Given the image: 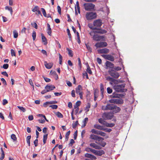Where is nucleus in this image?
I'll return each mask as SVG.
<instances>
[{
    "label": "nucleus",
    "mask_w": 160,
    "mask_h": 160,
    "mask_svg": "<svg viewBox=\"0 0 160 160\" xmlns=\"http://www.w3.org/2000/svg\"><path fill=\"white\" fill-rule=\"evenodd\" d=\"M125 84H122L120 85H115L113 87L114 89L118 92H126L127 90L124 88Z\"/></svg>",
    "instance_id": "1"
},
{
    "label": "nucleus",
    "mask_w": 160,
    "mask_h": 160,
    "mask_svg": "<svg viewBox=\"0 0 160 160\" xmlns=\"http://www.w3.org/2000/svg\"><path fill=\"white\" fill-rule=\"evenodd\" d=\"M98 33L96 31H91L89 33L90 35L92 37V38L94 41H100V35L97 34Z\"/></svg>",
    "instance_id": "2"
},
{
    "label": "nucleus",
    "mask_w": 160,
    "mask_h": 160,
    "mask_svg": "<svg viewBox=\"0 0 160 160\" xmlns=\"http://www.w3.org/2000/svg\"><path fill=\"white\" fill-rule=\"evenodd\" d=\"M108 72L109 74L114 78L117 79L119 76V73L113 69H109Z\"/></svg>",
    "instance_id": "3"
},
{
    "label": "nucleus",
    "mask_w": 160,
    "mask_h": 160,
    "mask_svg": "<svg viewBox=\"0 0 160 160\" xmlns=\"http://www.w3.org/2000/svg\"><path fill=\"white\" fill-rule=\"evenodd\" d=\"M97 17L96 12H89L87 13L86 18L87 20H91Z\"/></svg>",
    "instance_id": "4"
},
{
    "label": "nucleus",
    "mask_w": 160,
    "mask_h": 160,
    "mask_svg": "<svg viewBox=\"0 0 160 160\" xmlns=\"http://www.w3.org/2000/svg\"><path fill=\"white\" fill-rule=\"evenodd\" d=\"M83 6L86 10L91 11L94 9L95 5L91 3H85L83 4Z\"/></svg>",
    "instance_id": "5"
},
{
    "label": "nucleus",
    "mask_w": 160,
    "mask_h": 160,
    "mask_svg": "<svg viewBox=\"0 0 160 160\" xmlns=\"http://www.w3.org/2000/svg\"><path fill=\"white\" fill-rule=\"evenodd\" d=\"M102 23L101 20L98 19L94 21L93 22V24L94 27L92 28L93 30H97V28L96 27H100L102 25Z\"/></svg>",
    "instance_id": "6"
},
{
    "label": "nucleus",
    "mask_w": 160,
    "mask_h": 160,
    "mask_svg": "<svg viewBox=\"0 0 160 160\" xmlns=\"http://www.w3.org/2000/svg\"><path fill=\"white\" fill-rule=\"evenodd\" d=\"M113 115L111 112H105L102 115V117L105 120L111 119Z\"/></svg>",
    "instance_id": "7"
},
{
    "label": "nucleus",
    "mask_w": 160,
    "mask_h": 160,
    "mask_svg": "<svg viewBox=\"0 0 160 160\" xmlns=\"http://www.w3.org/2000/svg\"><path fill=\"white\" fill-rule=\"evenodd\" d=\"M114 105L112 104H108L106 106H103L102 107V109L104 110H112L114 108Z\"/></svg>",
    "instance_id": "8"
},
{
    "label": "nucleus",
    "mask_w": 160,
    "mask_h": 160,
    "mask_svg": "<svg viewBox=\"0 0 160 160\" xmlns=\"http://www.w3.org/2000/svg\"><path fill=\"white\" fill-rule=\"evenodd\" d=\"M107 45V43L104 42H97L95 44V46L98 48L106 47Z\"/></svg>",
    "instance_id": "9"
},
{
    "label": "nucleus",
    "mask_w": 160,
    "mask_h": 160,
    "mask_svg": "<svg viewBox=\"0 0 160 160\" xmlns=\"http://www.w3.org/2000/svg\"><path fill=\"white\" fill-rule=\"evenodd\" d=\"M102 56L105 59L111 61H113L114 60V58L112 55L109 54H103Z\"/></svg>",
    "instance_id": "10"
},
{
    "label": "nucleus",
    "mask_w": 160,
    "mask_h": 160,
    "mask_svg": "<svg viewBox=\"0 0 160 160\" xmlns=\"http://www.w3.org/2000/svg\"><path fill=\"white\" fill-rule=\"evenodd\" d=\"M89 138L91 139L94 140H97L98 139L99 141L100 140H103L104 139L98 136L94 135V134H91L90 135Z\"/></svg>",
    "instance_id": "11"
},
{
    "label": "nucleus",
    "mask_w": 160,
    "mask_h": 160,
    "mask_svg": "<svg viewBox=\"0 0 160 160\" xmlns=\"http://www.w3.org/2000/svg\"><path fill=\"white\" fill-rule=\"evenodd\" d=\"M98 51L99 53H105L107 54L109 52V50L108 49L104 48L102 49H99L98 50Z\"/></svg>",
    "instance_id": "12"
},
{
    "label": "nucleus",
    "mask_w": 160,
    "mask_h": 160,
    "mask_svg": "<svg viewBox=\"0 0 160 160\" xmlns=\"http://www.w3.org/2000/svg\"><path fill=\"white\" fill-rule=\"evenodd\" d=\"M111 103H114L117 104H122L123 103V100L120 99H114L110 100Z\"/></svg>",
    "instance_id": "13"
},
{
    "label": "nucleus",
    "mask_w": 160,
    "mask_h": 160,
    "mask_svg": "<svg viewBox=\"0 0 160 160\" xmlns=\"http://www.w3.org/2000/svg\"><path fill=\"white\" fill-rule=\"evenodd\" d=\"M106 68H113L114 65L109 61H107L105 63Z\"/></svg>",
    "instance_id": "14"
},
{
    "label": "nucleus",
    "mask_w": 160,
    "mask_h": 160,
    "mask_svg": "<svg viewBox=\"0 0 160 160\" xmlns=\"http://www.w3.org/2000/svg\"><path fill=\"white\" fill-rule=\"evenodd\" d=\"M55 88V87L53 85H47L45 88V89L47 90L48 92L50 91Z\"/></svg>",
    "instance_id": "15"
},
{
    "label": "nucleus",
    "mask_w": 160,
    "mask_h": 160,
    "mask_svg": "<svg viewBox=\"0 0 160 160\" xmlns=\"http://www.w3.org/2000/svg\"><path fill=\"white\" fill-rule=\"evenodd\" d=\"M124 95L123 94H118L116 93H113L112 95V97L113 98H120L124 97Z\"/></svg>",
    "instance_id": "16"
},
{
    "label": "nucleus",
    "mask_w": 160,
    "mask_h": 160,
    "mask_svg": "<svg viewBox=\"0 0 160 160\" xmlns=\"http://www.w3.org/2000/svg\"><path fill=\"white\" fill-rule=\"evenodd\" d=\"M104 153V151L102 150H101L99 151L95 150L94 154L97 156H101Z\"/></svg>",
    "instance_id": "17"
},
{
    "label": "nucleus",
    "mask_w": 160,
    "mask_h": 160,
    "mask_svg": "<svg viewBox=\"0 0 160 160\" xmlns=\"http://www.w3.org/2000/svg\"><path fill=\"white\" fill-rule=\"evenodd\" d=\"M89 145L91 147H92L96 149H99L101 148V147L100 146L94 143H91Z\"/></svg>",
    "instance_id": "18"
},
{
    "label": "nucleus",
    "mask_w": 160,
    "mask_h": 160,
    "mask_svg": "<svg viewBox=\"0 0 160 160\" xmlns=\"http://www.w3.org/2000/svg\"><path fill=\"white\" fill-rule=\"evenodd\" d=\"M44 64L45 67L48 69L51 68L53 65V64L52 63H48L46 61L44 62Z\"/></svg>",
    "instance_id": "19"
},
{
    "label": "nucleus",
    "mask_w": 160,
    "mask_h": 160,
    "mask_svg": "<svg viewBox=\"0 0 160 160\" xmlns=\"http://www.w3.org/2000/svg\"><path fill=\"white\" fill-rule=\"evenodd\" d=\"M114 107H115L113 108V109L112 110L113 113H117L120 111L121 109L120 108L117 107L115 105H114Z\"/></svg>",
    "instance_id": "20"
},
{
    "label": "nucleus",
    "mask_w": 160,
    "mask_h": 160,
    "mask_svg": "<svg viewBox=\"0 0 160 160\" xmlns=\"http://www.w3.org/2000/svg\"><path fill=\"white\" fill-rule=\"evenodd\" d=\"M82 86L80 85H79L76 89V93L77 94H79V93L82 92L81 91H82Z\"/></svg>",
    "instance_id": "21"
},
{
    "label": "nucleus",
    "mask_w": 160,
    "mask_h": 160,
    "mask_svg": "<svg viewBox=\"0 0 160 160\" xmlns=\"http://www.w3.org/2000/svg\"><path fill=\"white\" fill-rule=\"evenodd\" d=\"M100 89L102 97L103 98L104 91V86L103 85L102 83L100 84Z\"/></svg>",
    "instance_id": "22"
},
{
    "label": "nucleus",
    "mask_w": 160,
    "mask_h": 160,
    "mask_svg": "<svg viewBox=\"0 0 160 160\" xmlns=\"http://www.w3.org/2000/svg\"><path fill=\"white\" fill-rule=\"evenodd\" d=\"M77 7H75V14L77 15H78V13L77 12V10L78 12L80 13V8L78 2H77L76 3Z\"/></svg>",
    "instance_id": "23"
},
{
    "label": "nucleus",
    "mask_w": 160,
    "mask_h": 160,
    "mask_svg": "<svg viewBox=\"0 0 160 160\" xmlns=\"http://www.w3.org/2000/svg\"><path fill=\"white\" fill-rule=\"evenodd\" d=\"M47 27L48 28L47 30V32L49 35L51 36L52 33L51 29L50 27V25L48 23L47 24Z\"/></svg>",
    "instance_id": "24"
},
{
    "label": "nucleus",
    "mask_w": 160,
    "mask_h": 160,
    "mask_svg": "<svg viewBox=\"0 0 160 160\" xmlns=\"http://www.w3.org/2000/svg\"><path fill=\"white\" fill-rule=\"evenodd\" d=\"M41 36L42 42H44V44L45 45H46L47 44V42L46 38L43 34H41Z\"/></svg>",
    "instance_id": "25"
},
{
    "label": "nucleus",
    "mask_w": 160,
    "mask_h": 160,
    "mask_svg": "<svg viewBox=\"0 0 160 160\" xmlns=\"http://www.w3.org/2000/svg\"><path fill=\"white\" fill-rule=\"evenodd\" d=\"M94 128L100 130H103V127L100 125L95 124L94 125Z\"/></svg>",
    "instance_id": "26"
},
{
    "label": "nucleus",
    "mask_w": 160,
    "mask_h": 160,
    "mask_svg": "<svg viewBox=\"0 0 160 160\" xmlns=\"http://www.w3.org/2000/svg\"><path fill=\"white\" fill-rule=\"evenodd\" d=\"M115 125V124L113 123H108L106 122L104 125V126L108 127H112Z\"/></svg>",
    "instance_id": "27"
},
{
    "label": "nucleus",
    "mask_w": 160,
    "mask_h": 160,
    "mask_svg": "<svg viewBox=\"0 0 160 160\" xmlns=\"http://www.w3.org/2000/svg\"><path fill=\"white\" fill-rule=\"evenodd\" d=\"M88 121V118H84L82 121L83 124L82 126V128H84L86 125L87 122Z\"/></svg>",
    "instance_id": "28"
},
{
    "label": "nucleus",
    "mask_w": 160,
    "mask_h": 160,
    "mask_svg": "<svg viewBox=\"0 0 160 160\" xmlns=\"http://www.w3.org/2000/svg\"><path fill=\"white\" fill-rule=\"evenodd\" d=\"M106 79L108 81L111 82H114L115 80L113 78L110 77V76H106L105 77Z\"/></svg>",
    "instance_id": "29"
},
{
    "label": "nucleus",
    "mask_w": 160,
    "mask_h": 160,
    "mask_svg": "<svg viewBox=\"0 0 160 160\" xmlns=\"http://www.w3.org/2000/svg\"><path fill=\"white\" fill-rule=\"evenodd\" d=\"M98 33H99L101 34H103L106 33L107 32V31L106 30L102 29H99V30L97 31Z\"/></svg>",
    "instance_id": "30"
},
{
    "label": "nucleus",
    "mask_w": 160,
    "mask_h": 160,
    "mask_svg": "<svg viewBox=\"0 0 160 160\" xmlns=\"http://www.w3.org/2000/svg\"><path fill=\"white\" fill-rule=\"evenodd\" d=\"M85 150L88 152H91L93 153H94V152H95V150L89 148H87L85 149Z\"/></svg>",
    "instance_id": "31"
},
{
    "label": "nucleus",
    "mask_w": 160,
    "mask_h": 160,
    "mask_svg": "<svg viewBox=\"0 0 160 160\" xmlns=\"http://www.w3.org/2000/svg\"><path fill=\"white\" fill-rule=\"evenodd\" d=\"M5 9L7 10H8L10 12V13L11 15H12L13 12V10L12 8L11 7H9L8 6H6L5 7Z\"/></svg>",
    "instance_id": "32"
},
{
    "label": "nucleus",
    "mask_w": 160,
    "mask_h": 160,
    "mask_svg": "<svg viewBox=\"0 0 160 160\" xmlns=\"http://www.w3.org/2000/svg\"><path fill=\"white\" fill-rule=\"evenodd\" d=\"M66 49L68 51V54L69 56L71 57H72L73 55L72 51L68 48H67Z\"/></svg>",
    "instance_id": "33"
},
{
    "label": "nucleus",
    "mask_w": 160,
    "mask_h": 160,
    "mask_svg": "<svg viewBox=\"0 0 160 160\" xmlns=\"http://www.w3.org/2000/svg\"><path fill=\"white\" fill-rule=\"evenodd\" d=\"M87 69L86 70V71L87 72H88L90 74H92V72L91 71L90 68L88 64L87 65Z\"/></svg>",
    "instance_id": "34"
},
{
    "label": "nucleus",
    "mask_w": 160,
    "mask_h": 160,
    "mask_svg": "<svg viewBox=\"0 0 160 160\" xmlns=\"http://www.w3.org/2000/svg\"><path fill=\"white\" fill-rule=\"evenodd\" d=\"M98 121L100 123L102 124L103 125H104L105 123L106 122L102 118H99L98 120Z\"/></svg>",
    "instance_id": "35"
},
{
    "label": "nucleus",
    "mask_w": 160,
    "mask_h": 160,
    "mask_svg": "<svg viewBox=\"0 0 160 160\" xmlns=\"http://www.w3.org/2000/svg\"><path fill=\"white\" fill-rule=\"evenodd\" d=\"M1 150L2 153L1 154V157L0 158V159L1 160H2L4 158L5 155L4 151H3L2 148H1Z\"/></svg>",
    "instance_id": "36"
},
{
    "label": "nucleus",
    "mask_w": 160,
    "mask_h": 160,
    "mask_svg": "<svg viewBox=\"0 0 160 160\" xmlns=\"http://www.w3.org/2000/svg\"><path fill=\"white\" fill-rule=\"evenodd\" d=\"M98 135L104 137L106 135V133L104 132H102L100 131H98L97 134Z\"/></svg>",
    "instance_id": "37"
},
{
    "label": "nucleus",
    "mask_w": 160,
    "mask_h": 160,
    "mask_svg": "<svg viewBox=\"0 0 160 160\" xmlns=\"http://www.w3.org/2000/svg\"><path fill=\"white\" fill-rule=\"evenodd\" d=\"M55 114L59 118H62L63 117V115L59 112H56Z\"/></svg>",
    "instance_id": "38"
},
{
    "label": "nucleus",
    "mask_w": 160,
    "mask_h": 160,
    "mask_svg": "<svg viewBox=\"0 0 160 160\" xmlns=\"http://www.w3.org/2000/svg\"><path fill=\"white\" fill-rule=\"evenodd\" d=\"M76 33L78 38L77 42L78 43L80 44L81 43V41L80 39L79 34L78 32H77Z\"/></svg>",
    "instance_id": "39"
},
{
    "label": "nucleus",
    "mask_w": 160,
    "mask_h": 160,
    "mask_svg": "<svg viewBox=\"0 0 160 160\" xmlns=\"http://www.w3.org/2000/svg\"><path fill=\"white\" fill-rule=\"evenodd\" d=\"M50 74L52 75H55L57 76L56 79L58 78V76L56 72L55 71H51L50 72Z\"/></svg>",
    "instance_id": "40"
},
{
    "label": "nucleus",
    "mask_w": 160,
    "mask_h": 160,
    "mask_svg": "<svg viewBox=\"0 0 160 160\" xmlns=\"http://www.w3.org/2000/svg\"><path fill=\"white\" fill-rule=\"evenodd\" d=\"M11 138L14 141H16L17 140V138L16 135L14 134H12L11 135Z\"/></svg>",
    "instance_id": "41"
},
{
    "label": "nucleus",
    "mask_w": 160,
    "mask_h": 160,
    "mask_svg": "<svg viewBox=\"0 0 160 160\" xmlns=\"http://www.w3.org/2000/svg\"><path fill=\"white\" fill-rule=\"evenodd\" d=\"M70 131H68L66 133V137H65V140L66 141H68L69 138V136L70 134Z\"/></svg>",
    "instance_id": "42"
},
{
    "label": "nucleus",
    "mask_w": 160,
    "mask_h": 160,
    "mask_svg": "<svg viewBox=\"0 0 160 160\" xmlns=\"http://www.w3.org/2000/svg\"><path fill=\"white\" fill-rule=\"evenodd\" d=\"M103 130L107 132H110L112 131V130L110 128H105L104 127Z\"/></svg>",
    "instance_id": "43"
},
{
    "label": "nucleus",
    "mask_w": 160,
    "mask_h": 160,
    "mask_svg": "<svg viewBox=\"0 0 160 160\" xmlns=\"http://www.w3.org/2000/svg\"><path fill=\"white\" fill-rule=\"evenodd\" d=\"M85 45L88 51L90 52H92V49L88 44H85Z\"/></svg>",
    "instance_id": "44"
},
{
    "label": "nucleus",
    "mask_w": 160,
    "mask_h": 160,
    "mask_svg": "<svg viewBox=\"0 0 160 160\" xmlns=\"http://www.w3.org/2000/svg\"><path fill=\"white\" fill-rule=\"evenodd\" d=\"M17 107L20 110L22 111L23 112H25L26 111V109L22 107L18 106Z\"/></svg>",
    "instance_id": "45"
},
{
    "label": "nucleus",
    "mask_w": 160,
    "mask_h": 160,
    "mask_svg": "<svg viewBox=\"0 0 160 160\" xmlns=\"http://www.w3.org/2000/svg\"><path fill=\"white\" fill-rule=\"evenodd\" d=\"M78 124V121H76L74 123H73L72 124V127L73 128H75L76 127V126Z\"/></svg>",
    "instance_id": "46"
},
{
    "label": "nucleus",
    "mask_w": 160,
    "mask_h": 160,
    "mask_svg": "<svg viewBox=\"0 0 160 160\" xmlns=\"http://www.w3.org/2000/svg\"><path fill=\"white\" fill-rule=\"evenodd\" d=\"M36 32L35 31H33L32 33V35L33 39V40H34L35 39L36 37Z\"/></svg>",
    "instance_id": "47"
},
{
    "label": "nucleus",
    "mask_w": 160,
    "mask_h": 160,
    "mask_svg": "<svg viewBox=\"0 0 160 160\" xmlns=\"http://www.w3.org/2000/svg\"><path fill=\"white\" fill-rule=\"evenodd\" d=\"M13 33L14 34V37L15 38H17L18 36V33L16 31H13Z\"/></svg>",
    "instance_id": "48"
},
{
    "label": "nucleus",
    "mask_w": 160,
    "mask_h": 160,
    "mask_svg": "<svg viewBox=\"0 0 160 160\" xmlns=\"http://www.w3.org/2000/svg\"><path fill=\"white\" fill-rule=\"evenodd\" d=\"M78 66L79 67L80 69L81 70V68H82V64H81V60H80V58H78Z\"/></svg>",
    "instance_id": "49"
},
{
    "label": "nucleus",
    "mask_w": 160,
    "mask_h": 160,
    "mask_svg": "<svg viewBox=\"0 0 160 160\" xmlns=\"http://www.w3.org/2000/svg\"><path fill=\"white\" fill-rule=\"evenodd\" d=\"M107 91L108 93L110 94L112 93V90L111 88L109 87H108L107 88Z\"/></svg>",
    "instance_id": "50"
},
{
    "label": "nucleus",
    "mask_w": 160,
    "mask_h": 160,
    "mask_svg": "<svg viewBox=\"0 0 160 160\" xmlns=\"http://www.w3.org/2000/svg\"><path fill=\"white\" fill-rule=\"evenodd\" d=\"M100 41H105L106 38V37L104 36H100Z\"/></svg>",
    "instance_id": "51"
},
{
    "label": "nucleus",
    "mask_w": 160,
    "mask_h": 160,
    "mask_svg": "<svg viewBox=\"0 0 160 160\" xmlns=\"http://www.w3.org/2000/svg\"><path fill=\"white\" fill-rule=\"evenodd\" d=\"M41 9L42 10V12L44 16L45 17H47V14L45 10L42 8Z\"/></svg>",
    "instance_id": "52"
},
{
    "label": "nucleus",
    "mask_w": 160,
    "mask_h": 160,
    "mask_svg": "<svg viewBox=\"0 0 160 160\" xmlns=\"http://www.w3.org/2000/svg\"><path fill=\"white\" fill-rule=\"evenodd\" d=\"M99 144L102 147L105 146L106 144V143L104 142H101L99 143Z\"/></svg>",
    "instance_id": "53"
},
{
    "label": "nucleus",
    "mask_w": 160,
    "mask_h": 160,
    "mask_svg": "<svg viewBox=\"0 0 160 160\" xmlns=\"http://www.w3.org/2000/svg\"><path fill=\"white\" fill-rule=\"evenodd\" d=\"M115 70L117 71H118L121 70V68L119 67H114L113 68Z\"/></svg>",
    "instance_id": "54"
},
{
    "label": "nucleus",
    "mask_w": 160,
    "mask_h": 160,
    "mask_svg": "<svg viewBox=\"0 0 160 160\" xmlns=\"http://www.w3.org/2000/svg\"><path fill=\"white\" fill-rule=\"evenodd\" d=\"M62 56L59 54V63L60 64H62Z\"/></svg>",
    "instance_id": "55"
},
{
    "label": "nucleus",
    "mask_w": 160,
    "mask_h": 160,
    "mask_svg": "<svg viewBox=\"0 0 160 160\" xmlns=\"http://www.w3.org/2000/svg\"><path fill=\"white\" fill-rule=\"evenodd\" d=\"M39 10V8L38 6H36L35 7L32 9V11L33 12H35Z\"/></svg>",
    "instance_id": "56"
},
{
    "label": "nucleus",
    "mask_w": 160,
    "mask_h": 160,
    "mask_svg": "<svg viewBox=\"0 0 160 160\" xmlns=\"http://www.w3.org/2000/svg\"><path fill=\"white\" fill-rule=\"evenodd\" d=\"M68 35V36L69 38H70V39H71V35L70 33V31L68 28L67 30Z\"/></svg>",
    "instance_id": "57"
},
{
    "label": "nucleus",
    "mask_w": 160,
    "mask_h": 160,
    "mask_svg": "<svg viewBox=\"0 0 160 160\" xmlns=\"http://www.w3.org/2000/svg\"><path fill=\"white\" fill-rule=\"evenodd\" d=\"M49 107L52 108L53 109H56L58 108V106L56 105H51Z\"/></svg>",
    "instance_id": "58"
},
{
    "label": "nucleus",
    "mask_w": 160,
    "mask_h": 160,
    "mask_svg": "<svg viewBox=\"0 0 160 160\" xmlns=\"http://www.w3.org/2000/svg\"><path fill=\"white\" fill-rule=\"evenodd\" d=\"M75 142L74 140L73 139H71L70 140V142L69 143V145L70 146H72L73 144Z\"/></svg>",
    "instance_id": "59"
},
{
    "label": "nucleus",
    "mask_w": 160,
    "mask_h": 160,
    "mask_svg": "<svg viewBox=\"0 0 160 160\" xmlns=\"http://www.w3.org/2000/svg\"><path fill=\"white\" fill-rule=\"evenodd\" d=\"M1 80L2 82V83L5 85H7V82L5 79L3 78H1Z\"/></svg>",
    "instance_id": "60"
},
{
    "label": "nucleus",
    "mask_w": 160,
    "mask_h": 160,
    "mask_svg": "<svg viewBox=\"0 0 160 160\" xmlns=\"http://www.w3.org/2000/svg\"><path fill=\"white\" fill-rule=\"evenodd\" d=\"M91 155L92 154H90L86 153L85 154V157L86 158H91Z\"/></svg>",
    "instance_id": "61"
},
{
    "label": "nucleus",
    "mask_w": 160,
    "mask_h": 160,
    "mask_svg": "<svg viewBox=\"0 0 160 160\" xmlns=\"http://www.w3.org/2000/svg\"><path fill=\"white\" fill-rule=\"evenodd\" d=\"M98 130H97L95 129H92L91 131V132L92 133H93L94 134H97V133H98Z\"/></svg>",
    "instance_id": "62"
},
{
    "label": "nucleus",
    "mask_w": 160,
    "mask_h": 160,
    "mask_svg": "<svg viewBox=\"0 0 160 160\" xmlns=\"http://www.w3.org/2000/svg\"><path fill=\"white\" fill-rule=\"evenodd\" d=\"M31 25L36 29L38 28V25L36 22H34L33 23H31Z\"/></svg>",
    "instance_id": "63"
},
{
    "label": "nucleus",
    "mask_w": 160,
    "mask_h": 160,
    "mask_svg": "<svg viewBox=\"0 0 160 160\" xmlns=\"http://www.w3.org/2000/svg\"><path fill=\"white\" fill-rule=\"evenodd\" d=\"M9 67V65L8 64H4L3 66V68L5 69H7Z\"/></svg>",
    "instance_id": "64"
}]
</instances>
